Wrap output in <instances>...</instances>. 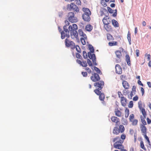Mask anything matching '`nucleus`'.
Returning a JSON list of instances; mask_svg holds the SVG:
<instances>
[{
	"instance_id": "2f4dec72",
	"label": "nucleus",
	"mask_w": 151,
	"mask_h": 151,
	"mask_svg": "<svg viewBox=\"0 0 151 151\" xmlns=\"http://www.w3.org/2000/svg\"><path fill=\"white\" fill-rule=\"evenodd\" d=\"M107 39L108 40H114V38L109 33H107Z\"/></svg>"
},
{
	"instance_id": "cd10ccee",
	"label": "nucleus",
	"mask_w": 151,
	"mask_h": 151,
	"mask_svg": "<svg viewBox=\"0 0 151 151\" xmlns=\"http://www.w3.org/2000/svg\"><path fill=\"white\" fill-rule=\"evenodd\" d=\"M111 23L115 27H119L118 22L116 20L113 19L111 20Z\"/></svg>"
},
{
	"instance_id": "423d86ee",
	"label": "nucleus",
	"mask_w": 151,
	"mask_h": 151,
	"mask_svg": "<svg viewBox=\"0 0 151 151\" xmlns=\"http://www.w3.org/2000/svg\"><path fill=\"white\" fill-rule=\"evenodd\" d=\"M94 91L97 95L99 96V99L101 101H102V103L105 104L104 100L105 98L104 94L101 93L100 91H99L97 89H95Z\"/></svg>"
},
{
	"instance_id": "5701e85b",
	"label": "nucleus",
	"mask_w": 151,
	"mask_h": 151,
	"mask_svg": "<svg viewBox=\"0 0 151 151\" xmlns=\"http://www.w3.org/2000/svg\"><path fill=\"white\" fill-rule=\"evenodd\" d=\"M82 10L84 12V13L83 14H88L91 15V12L89 9L88 8L85 7L83 8L82 9Z\"/></svg>"
},
{
	"instance_id": "c756f323",
	"label": "nucleus",
	"mask_w": 151,
	"mask_h": 151,
	"mask_svg": "<svg viewBox=\"0 0 151 151\" xmlns=\"http://www.w3.org/2000/svg\"><path fill=\"white\" fill-rule=\"evenodd\" d=\"M118 42L116 41H114L113 42H109L108 43L109 46H116L118 45Z\"/></svg>"
},
{
	"instance_id": "f03ea898",
	"label": "nucleus",
	"mask_w": 151,
	"mask_h": 151,
	"mask_svg": "<svg viewBox=\"0 0 151 151\" xmlns=\"http://www.w3.org/2000/svg\"><path fill=\"white\" fill-rule=\"evenodd\" d=\"M124 141L121 139L119 136H117L113 138L112 139V142L114 143L113 145L114 147L118 149L122 148L123 146H124L122 145Z\"/></svg>"
},
{
	"instance_id": "4468645a",
	"label": "nucleus",
	"mask_w": 151,
	"mask_h": 151,
	"mask_svg": "<svg viewBox=\"0 0 151 151\" xmlns=\"http://www.w3.org/2000/svg\"><path fill=\"white\" fill-rule=\"evenodd\" d=\"M111 119L113 122L115 123L116 125L120 122V119L116 116H112L111 118Z\"/></svg>"
},
{
	"instance_id": "de8ad7c7",
	"label": "nucleus",
	"mask_w": 151,
	"mask_h": 151,
	"mask_svg": "<svg viewBox=\"0 0 151 151\" xmlns=\"http://www.w3.org/2000/svg\"><path fill=\"white\" fill-rule=\"evenodd\" d=\"M87 63L89 66H91L92 64L91 61L88 59H87Z\"/></svg>"
},
{
	"instance_id": "79ce46f5",
	"label": "nucleus",
	"mask_w": 151,
	"mask_h": 151,
	"mask_svg": "<svg viewBox=\"0 0 151 151\" xmlns=\"http://www.w3.org/2000/svg\"><path fill=\"white\" fill-rule=\"evenodd\" d=\"M107 9L109 12L111 14H112L114 12V10L112 9L111 8L109 7H107Z\"/></svg>"
},
{
	"instance_id": "69168bd1",
	"label": "nucleus",
	"mask_w": 151,
	"mask_h": 151,
	"mask_svg": "<svg viewBox=\"0 0 151 151\" xmlns=\"http://www.w3.org/2000/svg\"><path fill=\"white\" fill-rule=\"evenodd\" d=\"M143 135H144L145 138L146 139V140H147V139H149L148 137L147 136L146 134H145Z\"/></svg>"
},
{
	"instance_id": "7ed1b4c3",
	"label": "nucleus",
	"mask_w": 151,
	"mask_h": 151,
	"mask_svg": "<svg viewBox=\"0 0 151 151\" xmlns=\"http://www.w3.org/2000/svg\"><path fill=\"white\" fill-rule=\"evenodd\" d=\"M125 128L124 126L122 125H120L119 126V128L117 127H114L113 131V133L114 134L117 135L120 133H122L123 132Z\"/></svg>"
},
{
	"instance_id": "37998d69",
	"label": "nucleus",
	"mask_w": 151,
	"mask_h": 151,
	"mask_svg": "<svg viewBox=\"0 0 151 151\" xmlns=\"http://www.w3.org/2000/svg\"><path fill=\"white\" fill-rule=\"evenodd\" d=\"M83 56L85 59H86L88 58L87 53L85 51L83 52Z\"/></svg>"
},
{
	"instance_id": "3c124183",
	"label": "nucleus",
	"mask_w": 151,
	"mask_h": 151,
	"mask_svg": "<svg viewBox=\"0 0 151 151\" xmlns=\"http://www.w3.org/2000/svg\"><path fill=\"white\" fill-rule=\"evenodd\" d=\"M147 123L149 124L151 123V120L148 117H147L146 119Z\"/></svg>"
},
{
	"instance_id": "13d9d810",
	"label": "nucleus",
	"mask_w": 151,
	"mask_h": 151,
	"mask_svg": "<svg viewBox=\"0 0 151 151\" xmlns=\"http://www.w3.org/2000/svg\"><path fill=\"white\" fill-rule=\"evenodd\" d=\"M136 54L137 57H138L139 56V51L138 50H136Z\"/></svg>"
},
{
	"instance_id": "c85d7f7f",
	"label": "nucleus",
	"mask_w": 151,
	"mask_h": 151,
	"mask_svg": "<svg viewBox=\"0 0 151 151\" xmlns=\"http://www.w3.org/2000/svg\"><path fill=\"white\" fill-rule=\"evenodd\" d=\"M126 57V61L127 64L129 66L131 65L130 60V57L128 55H126L125 56Z\"/></svg>"
},
{
	"instance_id": "7c9ffc66",
	"label": "nucleus",
	"mask_w": 151,
	"mask_h": 151,
	"mask_svg": "<svg viewBox=\"0 0 151 151\" xmlns=\"http://www.w3.org/2000/svg\"><path fill=\"white\" fill-rule=\"evenodd\" d=\"M129 115V110L127 108H126L125 111V117L126 118H127Z\"/></svg>"
},
{
	"instance_id": "b1692460",
	"label": "nucleus",
	"mask_w": 151,
	"mask_h": 151,
	"mask_svg": "<svg viewBox=\"0 0 151 151\" xmlns=\"http://www.w3.org/2000/svg\"><path fill=\"white\" fill-rule=\"evenodd\" d=\"M122 84L123 87L125 89H128L129 88V85L127 81L124 80L122 82Z\"/></svg>"
},
{
	"instance_id": "1a4fd4ad",
	"label": "nucleus",
	"mask_w": 151,
	"mask_h": 151,
	"mask_svg": "<svg viewBox=\"0 0 151 151\" xmlns=\"http://www.w3.org/2000/svg\"><path fill=\"white\" fill-rule=\"evenodd\" d=\"M129 119L132 125L136 126L137 124L138 120L137 119H134V115L133 114H132L130 115Z\"/></svg>"
},
{
	"instance_id": "49530a36",
	"label": "nucleus",
	"mask_w": 151,
	"mask_h": 151,
	"mask_svg": "<svg viewBox=\"0 0 151 151\" xmlns=\"http://www.w3.org/2000/svg\"><path fill=\"white\" fill-rule=\"evenodd\" d=\"M126 137V135L125 134H122L121 135L120 138L122 139V140H124L125 139Z\"/></svg>"
},
{
	"instance_id": "aec40b11",
	"label": "nucleus",
	"mask_w": 151,
	"mask_h": 151,
	"mask_svg": "<svg viewBox=\"0 0 151 151\" xmlns=\"http://www.w3.org/2000/svg\"><path fill=\"white\" fill-rule=\"evenodd\" d=\"M114 112L116 116L118 117H121L122 116V113L118 108L115 109Z\"/></svg>"
},
{
	"instance_id": "412c9836",
	"label": "nucleus",
	"mask_w": 151,
	"mask_h": 151,
	"mask_svg": "<svg viewBox=\"0 0 151 151\" xmlns=\"http://www.w3.org/2000/svg\"><path fill=\"white\" fill-rule=\"evenodd\" d=\"M120 99L122 105L124 106H125L127 103V99L126 98L123 96L121 97Z\"/></svg>"
},
{
	"instance_id": "0e129e2a",
	"label": "nucleus",
	"mask_w": 151,
	"mask_h": 151,
	"mask_svg": "<svg viewBox=\"0 0 151 151\" xmlns=\"http://www.w3.org/2000/svg\"><path fill=\"white\" fill-rule=\"evenodd\" d=\"M147 84L148 85V86L150 88H151V83L150 82H147Z\"/></svg>"
},
{
	"instance_id": "9d476101",
	"label": "nucleus",
	"mask_w": 151,
	"mask_h": 151,
	"mask_svg": "<svg viewBox=\"0 0 151 151\" xmlns=\"http://www.w3.org/2000/svg\"><path fill=\"white\" fill-rule=\"evenodd\" d=\"M65 25L63 26V30L66 33V37L69 38L70 37V35L69 34V31L68 29L67 26L69 25L70 23L67 20L65 21Z\"/></svg>"
},
{
	"instance_id": "a19ab883",
	"label": "nucleus",
	"mask_w": 151,
	"mask_h": 151,
	"mask_svg": "<svg viewBox=\"0 0 151 151\" xmlns=\"http://www.w3.org/2000/svg\"><path fill=\"white\" fill-rule=\"evenodd\" d=\"M76 48V51L79 53L81 52V49L79 47L78 45H75V49Z\"/></svg>"
},
{
	"instance_id": "bf43d9fd",
	"label": "nucleus",
	"mask_w": 151,
	"mask_h": 151,
	"mask_svg": "<svg viewBox=\"0 0 151 151\" xmlns=\"http://www.w3.org/2000/svg\"><path fill=\"white\" fill-rule=\"evenodd\" d=\"M138 83L139 85H141L142 86H143V85L141 81L140 80H138Z\"/></svg>"
},
{
	"instance_id": "20e7f679",
	"label": "nucleus",
	"mask_w": 151,
	"mask_h": 151,
	"mask_svg": "<svg viewBox=\"0 0 151 151\" xmlns=\"http://www.w3.org/2000/svg\"><path fill=\"white\" fill-rule=\"evenodd\" d=\"M67 17L68 20L71 23L76 22L78 21L77 18L75 16V14L73 12H69Z\"/></svg>"
},
{
	"instance_id": "052dcab7",
	"label": "nucleus",
	"mask_w": 151,
	"mask_h": 151,
	"mask_svg": "<svg viewBox=\"0 0 151 151\" xmlns=\"http://www.w3.org/2000/svg\"><path fill=\"white\" fill-rule=\"evenodd\" d=\"M122 149H119V150H120L121 151H127V150L124 149V146H123V147Z\"/></svg>"
},
{
	"instance_id": "864d4df0",
	"label": "nucleus",
	"mask_w": 151,
	"mask_h": 151,
	"mask_svg": "<svg viewBox=\"0 0 151 151\" xmlns=\"http://www.w3.org/2000/svg\"><path fill=\"white\" fill-rule=\"evenodd\" d=\"M85 70L87 71L89 73H91V69L88 68H86Z\"/></svg>"
},
{
	"instance_id": "a878e982",
	"label": "nucleus",
	"mask_w": 151,
	"mask_h": 151,
	"mask_svg": "<svg viewBox=\"0 0 151 151\" xmlns=\"http://www.w3.org/2000/svg\"><path fill=\"white\" fill-rule=\"evenodd\" d=\"M87 39V37L86 35H84L83 37L81 38V41L82 44L83 45H85L86 44L85 40Z\"/></svg>"
},
{
	"instance_id": "bb28decb",
	"label": "nucleus",
	"mask_w": 151,
	"mask_h": 151,
	"mask_svg": "<svg viewBox=\"0 0 151 151\" xmlns=\"http://www.w3.org/2000/svg\"><path fill=\"white\" fill-rule=\"evenodd\" d=\"M93 27L91 24H87L85 27L86 30L88 32H91L93 29Z\"/></svg>"
},
{
	"instance_id": "72a5a7b5",
	"label": "nucleus",
	"mask_w": 151,
	"mask_h": 151,
	"mask_svg": "<svg viewBox=\"0 0 151 151\" xmlns=\"http://www.w3.org/2000/svg\"><path fill=\"white\" fill-rule=\"evenodd\" d=\"M140 109V110L143 116L144 117V118H145L146 114L145 109L143 108Z\"/></svg>"
},
{
	"instance_id": "58836bf2",
	"label": "nucleus",
	"mask_w": 151,
	"mask_h": 151,
	"mask_svg": "<svg viewBox=\"0 0 151 151\" xmlns=\"http://www.w3.org/2000/svg\"><path fill=\"white\" fill-rule=\"evenodd\" d=\"M94 70L97 72L99 74H101V72L100 70L96 66L94 67Z\"/></svg>"
},
{
	"instance_id": "393cba45",
	"label": "nucleus",
	"mask_w": 151,
	"mask_h": 151,
	"mask_svg": "<svg viewBox=\"0 0 151 151\" xmlns=\"http://www.w3.org/2000/svg\"><path fill=\"white\" fill-rule=\"evenodd\" d=\"M58 29L61 33V38L62 39H64L66 36V33L65 32V34L63 31H62V29L60 27H58Z\"/></svg>"
},
{
	"instance_id": "c9c22d12",
	"label": "nucleus",
	"mask_w": 151,
	"mask_h": 151,
	"mask_svg": "<svg viewBox=\"0 0 151 151\" xmlns=\"http://www.w3.org/2000/svg\"><path fill=\"white\" fill-rule=\"evenodd\" d=\"M127 39L129 41V45H131V34L129 32L127 34Z\"/></svg>"
},
{
	"instance_id": "2eb2a0df",
	"label": "nucleus",
	"mask_w": 151,
	"mask_h": 151,
	"mask_svg": "<svg viewBox=\"0 0 151 151\" xmlns=\"http://www.w3.org/2000/svg\"><path fill=\"white\" fill-rule=\"evenodd\" d=\"M102 22L104 25L110 24L111 21L109 19V18L107 16H106L104 17L102 19Z\"/></svg>"
},
{
	"instance_id": "338daca9",
	"label": "nucleus",
	"mask_w": 151,
	"mask_h": 151,
	"mask_svg": "<svg viewBox=\"0 0 151 151\" xmlns=\"http://www.w3.org/2000/svg\"><path fill=\"white\" fill-rule=\"evenodd\" d=\"M133 132H134V130L133 129H130L129 132L131 134H133Z\"/></svg>"
},
{
	"instance_id": "4d7b16f0",
	"label": "nucleus",
	"mask_w": 151,
	"mask_h": 151,
	"mask_svg": "<svg viewBox=\"0 0 151 151\" xmlns=\"http://www.w3.org/2000/svg\"><path fill=\"white\" fill-rule=\"evenodd\" d=\"M118 93L119 97V98H121V97H123L122 96H122V93L121 92L119 91L118 92Z\"/></svg>"
},
{
	"instance_id": "c03bdc74",
	"label": "nucleus",
	"mask_w": 151,
	"mask_h": 151,
	"mask_svg": "<svg viewBox=\"0 0 151 151\" xmlns=\"http://www.w3.org/2000/svg\"><path fill=\"white\" fill-rule=\"evenodd\" d=\"M75 2L77 5H81V2L80 0H75Z\"/></svg>"
},
{
	"instance_id": "ea45409f",
	"label": "nucleus",
	"mask_w": 151,
	"mask_h": 151,
	"mask_svg": "<svg viewBox=\"0 0 151 151\" xmlns=\"http://www.w3.org/2000/svg\"><path fill=\"white\" fill-rule=\"evenodd\" d=\"M88 48L90 50V52H91L92 53L94 52V48L93 46L91 45H88Z\"/></svg>"
},
{
	"instance_id": "f257e3e1",
	"label": "nucleus",
	"mask_w": 151,
	"mask_h": 151,
	"mask_svg": "<svg viewBox=\"0 0 151 151\" xmlns=\"http://www.w3.org/2000/svg\"><path fill=\"white\" fill-rule=\"evenodd\" d=\"M69 32L70 33V37L72 39H78V33L77 30L78 29L77 25L75 24H73L72 25H70L68 27Z\"/></svg>"
},
{
	"instance_id": "6e6552de",
	"label": "nucleus",
	"mask_w": 151,
	"mask_h": 151,
	"mask_svg": "<svg viewBox=\"0 0 151 151\" xmlns=\"http://www.w3.org/2000/svg\"><path fill=\"white\" fill-rule=\"evenodd\" d=\"M104 84V83L103 81H100L94 83V85L96 88V89H97L99 91H100L103 88Z\"/></svg>"
},
{
	"instance_id": "603ef678",
	"label": "nucleus",
	"mask_w": 151,
	"mask_h": 151,
	"mask_svg": "<svg viewBox=\"0 0 151 151\" xmlns=\"http://www.w3.org/2000/svg\"><path fill=\"white\" fill-rule=\"evenodd\" d=\"M138 106L140 109L143 108L142 107V104L141 102H138Z\"/></svg>"
},
{
	"instance_id": "a18cd8bd",
	"label": "nucleus",
	"mask_w": 151,
	"mask_h": 151,
	"mask_svg": "<svg viewBox=\"0 0 151 151\" xmlns=\"http://www.w3.org/2000/svg\"><path fill=\"white\" fill-rule=\"evenodd\" d=\"M133 101H130L128 105V107L129 108H131L133 106Z\"/></svg>"
},
{
	"instance_id": "ddd939ff",
	"label": "nucleus",
	"mask_w": 151,
	"mask_h": 151,
	"mask_svg": "<svg viewBox=\"0 0 151 151\" xmlns=\"http://www.w3.org/2000/svg\"><path fill=\"white\" fill-rule=\"evenodd\" d=\"M115 53L116 55V57L118 58L116 60V63H118L120 62L121 60V58L122 56V52L119 50H116L115 51Z\"/></svg>"
},
{
	"instance_id": "4c0bfd02",
	"label": "nucleus",
	"mask_w": 151,
	"mask_h": 151,
	"mask_svg": "<svg viewBox=\"0 0 151 151\" xmlns=\"http://www.w3.org/2000/svg\"><path fill=\"white\" fill-rule=\"evenodd\" d=\"M78 32L79 35L81 37H83L84 35H86L83 33L82 30L81 29H79Z\"/></svg>"
},
{
	"instance_id": "a211bd4d",
	"label": "nucleus",
	"mask_w": 151,
	"mask_h": 151,
	"mask_svg": "<svg viewBox=\"0 0 151 151\" xmlns=\"http://www.w3.org/2000/svg\"><path fill=\"white\" fill-rule=\"evenodd\" d=\"M77 63L83 67H86L87 66V63L86 61H83L82 62L79 59L76 60Z\"/></svg>"
},
{
	"instance_id": "9b49d317",
	"label": "nucleus",
	"mask_w": 151,
	"mask_h": 151,
	"mask_svg": "<svg viewBox=\"0 0 151 151\" xmlns=\"http://www.w3.org/2000/svg\"><path fill=\"white\" fill-rule=\"evenodd\" d=\"M91 80L94 82L98 81L100 80V78L99 74L94 73L92 74L91 77Z\"/></svg>"
},
{
	"instance_id": "f704fd0d",
	"label": "nucleus",
	"mask_w": 151,
	"mask_h": 151,
	"mask_svg": "<svg viewBox=\"0 0 151 151\" xmlns=\"http://www.w3.org/2000/svg\"><path fill=\"white\" fill-rule=\"evenodd\" d=\"M141 122L142 123V124H143L144 125H147V123L145 119V118H143L142 116H141Z\"/></svg>"
},
{
	"instance_id": "f3484780",
	"label": "nucleus",
	"mask_w": 151,
	"mask_h": 151,
	"mask_svg": "<svg viewBox=\"0 0 151 151\" xmlns=\"http://www.w3.org/2000/svg\"><path fill=\"white\" fill-rule=\"evenodd\" d=\"M109 24L104 25V28L108 32H111L113 31L112 27Z\"/></svg>"
},
{
	"instance_id": "0eeeda50",
	"label": "nucleus",
	"mask_w": 151,
	"mask_h": 151,
	"mask_svg": "<svg viewBox=\"0 0 151 151\" xmlns=\"http://www.w3.org/2000/svg\"><path fill=\"white\" fill-rule=\"evenodd\" d=\"M65 43L66 47H70L72 49H75V44L73 42L68 38H66L65 40Z\"/></svg>"
},
{
	"instance_id": "09e8293b",
	"label": "nucleus",
	"mask_w": 151,
	"mask_h": 151,
	"mask_svg": "<svg viewBox=\"0 0 151 151\" xmlns=\"http://www.w3.org/2000/svg\"><path fill=\"white\" fill-rule=\"evenodd\" d=\"M76 57L78 58L81 59V58H82V57L80 54L78 53H76Z\"/></svg>"
},
{
	"instance_id": "680f3d73",
	"label": "nucleus",
	"mask_w": 151,
	"mask_h": 151,
	"mask_svg": "<svg viewBox=\"0 0 151 151\" xmlns=\"http://www.w3.org/2000/svg\"><path fill=\"white\" fill-rule=\"evenodd\" d=\"M148 60L150 61V60L151 55L150 54H149L147 55Z\"/></svg>"
},
{
	"instance_id": "5fc2aeb1",
	"label": "nucleus",
	"mask_w": 151,
	"mask_h": 151,
	"mask_svg": "<svg viewBox=\"0 0 151 151\" xmlns=\"http://www.w3.org/2000/svg\"><path fill=\"white\" fill-rule=\"evenodd\" d=\"M115 12L114 13L112 14V16L114 17H115L117 15V10L116 9L115 10Z\"/></svg>"
},
{
	"instance_id": "f8f14e48",
	"label": "nucleus",
	"mask_w": 151,
	"mask_h": 151,
	"mask_svg": "<svg viewBox=\"0 0 151 151\" xmlns=\"http://www.w3.org/2000/svg\"><path fill=\"white\" fill-rule=\"evenodd\" d=\"M88 55L89 58L92 60L93 64L95 65H97V63L96 62V58L95 55L94 54H92L91 52H90L88 53Z\"/></svg>"
},
{
	"instance_id": "6e6d98bb",
	"label": "nucleus",
	"mask_w": 151,
	"mask_h": 151,
	"mask_svg": "<svg viewBox=\"0 0 151 151\" xmlns=\"http://www.w3.org/2000/svg\"><path fill=\"white\" fill-rule=\"evenodd\" d=\"M138 96H136L133 98V100L134 101H137L138 100Z\"/></svg>"
},
{
	"instance_id": "e2e57ef3",
	"label": "nucleus",
	"mask_w": 151,
	"mask_h": 151,
	"mask_svg": "<svg viewBox=\"0 0 151 151\" xmlns=\"http://www.w3.org/2000/svg\"><path fill=\"white\" fill-rule=\"evenodd\" d=\"M141 91L142 92V95H143L144 93V88L142 87H141Z\"/></svg>"
},
{
	"instance_id": "dca6fc26",
	"label": "nucleus",
	"mask_w": 151,
	"mask_h": 151,
	"mask_svg": "<svg viewBox=\"0 0 151 151\" xmlns=\"http://www.w3.org/2000/svg\"><path fill=\"white\" fill-rule=\"evenodd\" d=\"M140 127L141 131L143 135L147 134V129L145 125L143 124H140Z\"/></svg>"
},
{
	"instance_id": "473e14b6",
	"label": "nucleus",
	"mask_w": 151,
	"mask_h": 151,
	"mask_svg": "<svg viewBox=\"0 0 151 151\" xmlns=\"http://www.w3.org/2000/svg\"><path fill=\"white\" fill-rule=\"evenodd\" d=\"M140 146L141 148L143 149L144 150L146 151V149L145 146L143 142L142 141L140 142Z\"/></svg>"
},
{
	"instance_id": "6ab92c4d",
	"label": "nucleus",
	"mask_w": 151,
	"mask_h": 151,
	"mask_svg": "<svg viewBox=\"0 0 151 151\" xmlns=\"http://www.w3.org/2000/svg\"><path fill=\"white\" fill-rule=\"evenodd\" d=\"M116 71L117 74H120L122 73V68L120 65L116 64L115 66Z\"/></svg>"
},
{
	"instance_id": "4be33fe9",
	"label": "nucleus",
	"mask_w": 151,
	"mask_h": 151,
	"mask_svg": "<svg viewBox=\"0 0 151 151\" xmlns=\"http://www.w3.org/2000/svg\"><path fill=\"white\" fill-rule=\"evenodd\" d=\"M91 15L83 14L82 18L85 21L89 22L90 21L91 18L90 16Z\"/></svg>"
},
{
	"instance_id": "e433bc0d",
	"label": "nucleus",
	"mask_w": 151,
	"mask_h": 151,
	"mask_svg": "<svg viewBox=\"0 0 151 151\" xmlns=\"http://www.w3.org/2000/svg\"><path fill=\"white\" fill-rule=\"evenodd\" d=\"M106 2H108V1H106L105 0H101V3L103 6L105 7L107 5L106 3Z\"/></svg>"
},
{
	"instance_id": "8fccbe9b",
	"label": "nucleus",
	"mask_w": 151,
	"mask_h": 151,
	"mask_svg": "<svg viewBox=\"0 0 151 151\" xmlns=\"http://www.w3.org/2000/svg\"><path fill=\"white\" fill-rule=\"evenodd\" d=\"M81 74L84 77H86L88 75L87 73L86 72H82L81 73Z\"/></svg>"
},
{
	"instance_id": "774afa93",
	"label": "nucleus",
	"mask_w": 151,
	"mask_h": 151,
	"mask_svg": "<svg viewBox=\"0 0 151 151\" xmlns=\"http://www.w3.org/2000/svg\"><path fill=\"white\" fill-rule=\"evenodd\" d=\"M110 6L111 7H115V4L114 3H112V4H111L110 5Z\"/></svg>"
},
{
	"instance_id": "39448f33",
	"label": "nucleus",
	"mask_w": 151,
	"mask_h": 151,
	"mask_svg": "<svg viewBox=\"0 0 151 151\" xmlns=\"http://www.w3.org/2000/svg\"><path fill=\"white\" fill-rule=\"evenodd\" d=\"M67 9L69 11L72 10L77 13L79 11L78 7L73 3H71L70 4H68L67 6Z\"/></svg>"
}]
</instances>
